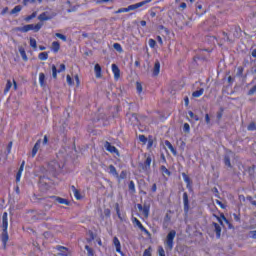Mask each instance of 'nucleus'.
Returning <instances> with one entry per match:
<instances>
[{
    "label": "nucleus",
    "mask_w": 256,
    "mask_h": 256,
    "mask_svg": "<svg viewBox=\"0 0 256 256\" xmlns=\"http://www.w3.org/2000/svg\"><path fill=\"white\" fill-rule=\"evenodd\" d=\"M11 149H13V142H9V144L7 146L8 154L11 153Z\"/></svg>",
    "instance_id": "nucleus-57"
},
{
    "label": "nucleus",
    "mask_w": 256,
    "mask_h": 256,
    "mask_svg": "<svg viewBox=\"0 0 256 256\" xmlns=\"http://www.w3.org/2000/svg\"><path fill=\"white\" fill-rule=\"evenodd\" d=\"M213 227L216 231V237H217V239H219L221 237V226L214 222Z\"/></svg>",
    "instance_id": "nucleus-19"
},
{
    "label": "nucleus",
    "mask_w": 256,
    "mask_h": 256,
    "mask_svg": "<svg viewBox=\"0 0 256 256\" xmlns=\"http://www.w3.org/2000/svg\"><path fill=\"white\" fill-rule=\"evenodd\" d=\"M175 235H177V232H175V230L170 231L164 242L166 245V249H168L169 251L173 250V241L175 240Z\"/></svg>",
    "instance_id": "nucleus-2"
},
{
    "label": "nucleus",
    "mask_w": 256,
    "mask_h": 256,
    "mask_svg": "<svg viewBox=\"0 0 256 256\" xmlns=\"http://www.w3.org/2000/svg\"><path fill=\"white\" fill-rule=\"evenodd\" d=\"M104 215L106 217H111V210L109 208L104 209Z\"/></svg>",
    "instance_id": "nucleus-52"
},
{
    "label": "nucleus",
    "mask_w": 256,
    "mask_h": 256,
    "mask_svg": "<svg viewBox=\"0 0 256 256\" xmlns=\"http://www.w3.org/2000/svg\"><path fill=\"white\" fill-rule=\"evenodd\" d=\"M183 131H184V133H190L191 126L189 125V123H184Z\"/></svg>",
    "instance_id": "nucleus-43"
},
{
    "label": "nucleus",
    "mask_w": 256,
    "mask_h": 256,
    "mask_svg": "<svg viewBox=\"0 0 256 256\" xmlns=\"http://www.w3.org/2000/svg\"><path fill=\"white\" fill-rule=\"evenodd\" d=\"M249 236H250L252 239H256V230L250 231Z\"/></svg>",
    "instance_id": "nucleus-56"
},
{
    "label": "nucleus",
    "mask_w": 256,
    "mask_h": 256,
    "mask_svg": "<svg viewBox=\"0 0 256 256\" xmlns=\"http://www.w3.org/2000/svg\"><path fill=\"white\" fill-rule=\"evenodd\" d=\"M139 141H141L142 143H147V137H145V135H140Z\"/></svg>",
    "instance_id": "nucleus-54"
},
{
    "label": "nucleus",
    "mask_w": 256,
    "mask_h": 256,
    "mask_svg": "<svg viewBox=\"0 0 256 256\" xmlns=\"http://www.w3.org/2000/svg\"><path fill=\"white\" fill-rule=\"evenodd\" d=\"M234 220H236L237 222L241 221V217H239V215L237 214H233Z\"/></svg>",
    "instance_id": "nucleus-63"
},
{
    "label": "nucleus",
    "mask_w": 256,
    "mask_h": 256,
    "mask_svg": "<svg viewBox=\"0 0 256 256\" xmlns=\"http://www.w3.org/2000/svg\"><path fill=\"white\" fill-rule=\"evenodd\" d=\"M224 163L225 165H227V167H231V160L229 159V157L224 158Z\"/></svg>",
    "instance_id": "nucleus-51"
},
{
    "label": "nucleus",
    "mask_w": 256,
    "mask_h": 256,
    "mask_svg": "<svg viewBox=\"0 0 256 256\" xmlns=\"http://www.w3.org/2000/svg\"><path fill=\"white\" fill-rule=\"evenodd\" d=\"M72 191L74 193L75 199H77L79 201L81 199V193L79 192V190H77V188H75V186H72Z\"/></svg>",
    "instance_id": "nucleus-24"
},
{
    "label": "nucleus",
    "mask_w": 256,
    "mask_h": 256,
    "mask_svg": "<svg viewBox=\"0 0 256 256\" xmlns=\"http://www.w3.org/2000/svg\"><path fill=\"white\" fill-rule=\"evenodd\" d=\"M19 53H20V55H21V57H22V59H23L24 61H27V60H28V58H27V53L25 52V48L20 47V48H19Z\"/></svg>",
    "instance_id": "nucleus-26"
},
{
    "label": "nucleus",
    "mask_w": 256,
    "mask_h": 256,
    "mask_svg": "<svg viewBox=\"0 0 256 256\" xmlns=\"http://www.w3.org/2000/svg\"><path fill=\"white\" fill-rule=\"evenodd\" d=\"M11 87H13V82H11V80H7L6 87L4 89V95H7V93L11 91Z\"/></svg>",
    "instance_id": "nucleus-22"
},
{
    "label": "nucleus",
    "mask_w": 256,
    "mask_h": 256,
    "mask_svg": "<svg viewBox=\"0 0 256 256\" xmlns=\"http://www.w3.org/2000/svg\"><path fill=\"white\" fill-rule=\"evenodd\" d=\"M116 213L118 215V218L120 219V221H125V215L121 214V210L119 209V204L116 205Z\"/></svg>",
    "instance_id": "nucleus-25"
},
{
    "label": "nucleus",
    "mask_w": 256,
    "mask_h": 256,
    "mask_svg": "<svg viewBox=\"0 0 256 256\" xmlns=\"http://www.w3.org/2000/svg\"><path fill=\"white\" fill-rule=\"evenodd\" d=\"M113 245L116 247V252L120 253V255H123V251H121V242L119 241V238H113Z\"/></svg>",
    "instance_id": "nucleus-13"
},
{
    "label": "nucleus",
    "mask_w": 256,
    "mask_h": 256,
    "mask_svg": "<svg viewBox=\"0 0 256 256\" xmlns=\"http://www.w3.org/2000/svg\"><path fill=\"white\" fill-rule=\"evenodd\" d=\"M182 177H183V180L185 181V183H187V187H189V185L191 183V179L189 178V176H187V174L183 173Z\"/></svg>",
    "instance_id": "nucleus-41"
},
{
    "label": "nucleus",
    "mask_w": 256,
    "mask_h": 256,
    "mask_svg": "<svg viewBox=\"0 0 256 256\" xmlns=\"http://www.w3.org/2000/svg\"><path fill=\"white\" fill-rule=\"evenodd\" d=\"M129 189H130V191H135V182L130 181V183H129Z\"/></svg>",
    "instance_id": "nucleus-53"
},
{
    "label": "nucleus",
    "mask_w": 256,
    "mask_h": 256,
    "mask_svg": "<svg viewBox=\"0 0 256 256\" xmlns=\"http://www.w3.org/2000/svg\"><path fill=\"white\" fill-rule=\"evenodd\" d=\"M160 171L162 172V175H168V177L171 175V171H169L165 166H161Z\"/></svg>",
    "instance_id": "nucleus-29"
},
{
    "label": "nucleus",
    "mask_w": 256,
    "mask_h": 256,
    "mask_svg": "<svg viewBox=\"0 0 256 256\" xmlns=\"http://www.w3.org/2000/svg\"><path fill=\"white\" fill-rule=\"evenodd\" d=\"M50 203H60V205H69V201L65 198L57 197V196H50L49 198Z\"/></svg>",
    "instance_id": "nucleus-5"
},
{
    "label": "nucleus",
    "mask_w": 256,
    "mask_h": 256,
    "mask_svg": "<svg viewBox=\"0 0 256 256\" xmlns=\"http://www.w3.org/2000/svg\"><path fill=\"white\" fill-rule=\"evenodd\" d=\"M107 172L109 173V175H112L113 177H119V173H117V168H115V166L110 165L108 167Z\"/></svg>",
    "instance_id": "nucleus-15"
},
{
    "label": "nucleus",
    "mask_w": 256,
    "mask_h": 256,
    "mask_svg": "<svg viewBox=\"0 0 256 256\" xmlns=\"http://www.w3.org/2000/svg\"><path fill=\"white\" fill-rule=\"evenodd\" d=\"M94 71L96 73L97 79H101V66L99 64L94 66Z\"/></svg>",
    "instance_id": "nucleus-23"
},
{
    "label": "nucleus",
    "mask_w": 256,
    "mask_h": 256,
    "mask_svg": "<svg viewBox=\"0 0 256 256\" xmlns=\"http://www.w3.org/2000/svg\"><path fill=\"white\" fill-rule=\"evenodd\" d=\"M38 59H40V61H47L49 59V52H41L38 55Z\"/></svg>",
    "instance_id": "nucleus-20"
},
{
    "label": "nucleus",
    "mask_w": 256,
    "mask_h": 256,
    "mask_svg": "<svg viewBox=\"0 0 256 256\" xmlns=\"http://www.w3.org/2000/svg\"><path fill=\"white\" fill-rule=\"evenodd\" d=\"M205 121H206L207 125H209L211 123V118L209 117V114L205 115Z\"/></svg>",
    "instance_id": "nucleus-60"
},
{
    "label": "nucleus",
    "mask_w": 256,
    "mask_h": 256,
    "mask_svg": "<svg viewBox=\"0 0 256 256\" xmlns=\"http://www.w3.org/2000/svg\"><path fill=\"white\" fill-rule=\"evenodd\" d=\"M41 27H43V23H37L36 25H33L32 31L37 33L38 31H41Z\"/></svg>",
    "instance_id": "nucleus-34"
},
{
    "label": "nucleus",
    "mask_w": 256,
    "mask_h": 256,
    "mask_svg": "<svg viewBox=\"0 0 256 256\" xmlns=\"http://www.w3.org/2000/svg\"><path fill=\"white\" fill-rule=\"evenodd\" d=\"M21 175H22V172H17L16 174V182L19 183V181H21Z\"/></svg>",
    "instance_id": "nucleus-58"
},
{
    "label": "nucleus",
    "mask_w": 256,
    "mask_h": 256,
    "mask_svg": "<svg viewBox=\"0 0 256 256\" xmlns=\"http://www.w3.org/2000/svg\"><path fill=\"white\" fill-rule=\"evenodd\" d=\"M255 92H256V85L253 86V87L249 90L248 95H253Z\"/></svg>",
    "instance_id": "nucleus-55"
},
{
    "label": "nucleus",
    "mask_w": 256,
    "mask_h": 256,
    "mask_svg": "<svg viewBox=\"0 0 256 256\" xmlns=\"http://www.w3.org/2000/svg\"><path fill=\"white\" fill-rule=\"evenodd\" d=\"M55 37H58V39H61L62 41H67V36H65L61 33H56Z\"/></svg>",
    "instance_id": "nucleus-44"
},
{
    "label": "nucleus",
    "mask_w": 256,
    "mask_h": 256,
    "mask_svg": "<svg viewBox=\"0 0 256 256\" xmlns=\"http://www.w3.org/2000/svg\"><path fill=\"white\" fill-rule=\"evenodd\" d=\"M132 223L136 225V227L139 228L140 231H143L144 233H149V231L145 227H143L141 221H139V219H137L136 217L132 218Z\"/></svg>",
    "instance_id": "nucleus-8"
},
{
    "label": "nucleus",
    "mask_w": 256,
    "mask_h": 256,
    "mask_svg": "<svg viewBox=\"0 0 256 256\" xmlns=\"http://www.w3.org/2000/svg\"><path fill=\"white\" fill-rule=\"evenodd\" d=\"M184 103H185L186 107L189 105V98L188 97L184 98Z\"/></svg>",
    "instance_id": "nucleus-64"
},
{
    "label": "nucleus",
    "mask_w": 256,
    "mask_h": 256,
    "mask_svg": "<svg viewBox=\"0 0 256 256\" xmlns=\"http://www.w3.org/2000/svg\"><path fill=\"white\" fill-rule=\"evenodd\" d=\"M74 79H75V81H76L77 87H79V85H81V82H80V80H79V75H75Z\"/></svg>",
    "instance_id": "nucleus-59"
},
{
    "label": "nucleus",
    "mask_w": 256,
    "mask_h": 256,
    "mask_svg": "<svg viewBox=\"0 0 256 256\" xmlns=\"http://www.w3.org/2000/svg\"><path fill=\"white\" fill-rule=\"evenodd\" d=\"M21 9H23L21 5L15 6L14 9L11 10V15H15V13H21Z\"/></svg>",
    "instance_id": "nucleus-31"
},
{
    "label": "nucleus",
    "mask_w": 256,
    "mask_h": 256,
    "mask_svg": "<svg viewBox=\"0 0 256 256\" xmlns=\"http://www.w3.org/2000/svg\"><path fill=\"white\" fill-rule=\"evenodd\" d=\"M65 69H66L65 64H61L60 68L58 70L55 65H52V77L54 79H57V73H63V71H65Z\"/></svg>",
    "instance_id": "nucleus-7"
},
{
    "label": "nucleus",
    "mask_w": 256,
    "mask_h": 256,
    "mask_svg": "<svg viewBox=\"0 0 256 256\" xmlns=\"http://www.w3.org/2000/svg\"><path fill=\"white\" fill-rule=\"evenodd\" d=\"M116 13H129V7L127 8H120L116 11Z\"/></svg>",
    "instance_id": "nucleus-47"
},
{
    "label": "nucleus",
    "mask_w": 256,
    "mask_h": 256,
    "mask_svg": "<svg viewBox=\"0 0 256 256\" xmlns=\"http://www.w3.org/2000/svg\"><path fill=\"white\" fill-rule=\"evenodd\" d=\"M9 227V222L7 219V212L3 213L2 216V236H1V241H2V245H3V249H7V241H9V233H7V229Z\"/></svg>",
    "instance_id": "nucleus-1"
},
{
    "label": "nucleus",
    "mask_w": 256,
    "mask_h": 256,
    "mask_svg": "<svg viewBox=\"0 0 256 256\" xmlns=\"http://www.w3.org/2000/svg\"><path fill=\"white\" fill-rule=\"evenodd\" d=\"M23 167H25V161L22 162V164L18 170V173H23Z\"/></svg>",
    "instance_id": "nucleus-61"
},
{
    "label": "nucleus",
    "mask_w": 256,
    "mask_h": 256,
    "mask_svg": "<svg viewBox=\"0 0 256 256\" xmlns=\"http://www.w3.org/2000/svg\"><path fill=\"white\" fill-rule=\"evenodd\" d=\"M58 251H60V253H59L60 256H67V255H68V254H67V248H65V247H63V246H60V247L58 248Z\"/></svg>",
    "instance_id": "nucleus-32"
},
{
    "label": "nucleus",
    "mask_w": 256,
    "mask_h": 256,
    "mask_svg": "<svg viewBox=\"0 0 256 256\" xmlns=\"http://www.w3.org/2000/svg\"><path fill=\"white\" fill-rule=\"evenodd\" d=\"M35 17H37V12H33L31 15L27 16L24 20L26 21V23H29V21H31V19H35Z\"/></svg>",
    "instance_id": "nucleus-35"
},
{
    "label": "nucleus",
    "mask_w": 256,
    "mask_h": 256,
    "mask_svg": "<svg viewBox=\"0 0 256 256\" xmlns=\"http://www.w3.org/2000/svg\"><path fill=\"white\" fill-rule=\"evenodd\" d=\"M148 45L151 49H155V47H157V42L154 39H149Z\"/></svg>",
    "instance_id": "nucleus-37"
},
{
    "label": "nucleus",
    "mask_w": 256,
    "mask_h": 256,
    "mask_svg": "<svg viewBox=\"0 0 256 256\" xmlns=\"http://www.w3.org/2000/svg\"><path fill=\"white\" fill-rule=\"evenodd\" d=\"M41 147V140H38L33 149H32V157H35V155H37V152L39 151V148Z\"/></svg>",
    "instance_id": "nucleus-16"
},
{
    "label": "nucleus",
    "mask_w": 256,
    "mask_h": 256,
    "mask_svg": "<svg viewBox=\"0 0 256 256\" xmlns=\"http://www.w3.org/2000/svg\"><path fill=\"white\" fill-rule=\"evenodd\" d=\"M16 31H20L21 33H28V31H33V24H27L23 27L16 28Z\"/></svg>",
    "instance_id": "nucleus-12"
},
{
    "label": "nucleus",
    "mask_w": 256,
    "mask_h": 256,
    "mask_svg": "<svg viewBox=\"0 0 256 256\" xmlns=\"http://www.w3.org/2000/svg\"><path fill=\"white\" fill-rule=\"evenodd\" d=\"M165 145H166V147H168V149L171 151V153H173V155H177V150H175V148L173 147V144H171V142L166 140Z\"/></svg>",
    "instance_id": "nucleus-21"
},
{
    "label": "nucleus",
    "mask_w": 256,
    "mask_h": 256,
    "mask_svg": "<svg viewBox=\"0 0 256 256\" xmlns=\"http://www.w3.org/2000/svg\"><path fill=\"white\" fill-rule=\"evenodd\" d=\"M30 47L37 49V40H35V38H30Z\"/></svg>",
    "instance_id": "nucleus-40"
},
{
    "label": "nucleus",
    "mask_w": 256,
    "mask_h": 256,
    "mask_svg": "<svg viewBox=\"0 0 256 256\" xmlns=\"http://www.w3.org/2000/svg\"><path fill=\"white\" fill-rule=\"evenodd\" d=\"M151 251H152V249H151V247H149L148 249H146L144 251L143 256H151Z\"/></svg>",
    "instance_id": "nucleus-50"
},
{
    "label": "nucleus",
    "mask_w": 256,
    "mask_h": 256,
    "mask_svg": "<svg viewBox=\"0 0 256 256\" xmlns=\"http://www.w3.org/2000/svg\"><path fill=\"white\" fill-rule=\"evenodd\" d=\"M157 41L159 45L163 46V38H161V36H157Z\"/></svg>",
    "instance_id": "nucleus-62"
},
{
    "label": "nucleus",
    "mask_w": 256,
    "mask_h": 256,
    "mask_svg": "<svg viewBox=\"0 0 256 256\" xmlns=\"http://www.w3.org/2000/svg\"><path fill=\"white\" fill-rule=\"evenodd\" d=\"M104 147L106 149V151H109V153H115L116 155H119V150H117V148L113 145H111V143L106 142L104 144Z\"/></svg>",
    "instance_id": "nucleus-10"
},
{
    "label": "nucleus",
    "mask_w": 256,
    "mask_h": 256,
    "mask_svg": "<svg viewBox=\"0 0 256 256\" xmlns=\"http://www.w3.org/2000/svg\"><path fill=\"white\" fill-rule=\"evenodd\" d=\"M136 91L139 94L143 93V85L140 82H136Z\"/></svg>",
    "instance_id": "nucleus-39"
},
{
    "label": "nucleus",
    "mask_w": 256,
    "mask_h": 256,
    "mask_svg": "<svg viewBox=\"0 0 256 256\" xmlns=\"http://www.w3.org/2000/svg\"><path fill=\"white\" fill-rule=\"evenodd\" d=\"M116 179H119V181H121V179H127V171L123 170L120 175H118V177H116Z\"/></svg>",
    "instance_id": "nucleus-36"
},
{
    "label": "nucleus",
    "mask_w": 256,
    "mask_h": 256,
    "mask_svg": "<svg viewBox=\"0 0 256 256\" xmlns=\"http://www.w3.org/2000/svg\"><path fill=\"white\" fill-rule=\"evenodd\" d=\"M53 16L49 15V12H43L38 16L39 21H51Z\"/></svg>",
    "instance_id": "nucleus-11"
},
{
    "label": "nucleus",
    "mask_w": 256,
    "mask_h": 256,
    "mask_svg": "<svg viewBox=\"0 0 256 256\" xmlns=\"http://www.w3.org/2000/svg\"><path fill=\"white\" fill-rule=\"evenodd\" d=\"M39 83H40V87H45V74L44 73L39 74Z\"/></svg>",
    "instance_id": "nucleus-27"
},
{
    "label": "nucleus",
    "mask_w": 256,
    "mask_h": 256,
    "mask_svg": "<svg viewBox=\"0 0 256 256\" xmlns=\"http://www.w3.org/2000/svg\"><path fill=\"white\" fill-rule=\"evenodd\" d=\"M189 117H191V119H194L195 121L199 120V116L195 115L192 111L188 112Z\"/></svg>",
    "instance_id": "nucleus-45"
},
{
    "label": "nucleus",
    "mask_w": 256,
    "mask_h": 256,
    "mask_svg": "<svg viewBox=\"0 0 256 256\" xmlns=\"http://www.w3.org/2000/svg\"><path fill=\"white\" fill-rule=\"evenodd\" d=\"M205 93V90L201 88L200 90H196L192 93V97H201Z\"/></svg>",
    "instance_id": "nucleus-28"
},
{
    "label": "nucleus",
    "mask_w": 256,
    "mask_h": 256,
    "mask_svg": "<svg viewBox=\"0 0 256 256\" xmlns=\"http://www.w3.org/2000/svg\"><path fill=\"white\" fill-rule=\"evenodd\" d=\"M147 3H151V0H144V1L136 3V4H132V5L128 6V11H135V9H139L140 7H145V5H147Z\"/></svg>",
    "instance_id": "nucleus-6"
},
{
    "label": "nucleus",
    "mask_w": 256,
    "mask_h": 256,
    "mask_svg": "<svg viewBox=\"0 0 256 256\" xmlns=\"http://www.w3.org/2000/svg\"><path fill=\"white\" fill-rule=\"evenodd\" d=\"M256 130V124L255 123H250L248 125V131H255Z\"/></svg>",
    "instance_id": "nucleus-48"
},
{
    "label": "nucleus",
    "mask_w": 256,
    "mask_h": 256,
    "mask_svg": "<svg viewBox=\"0 0 256 256\" xmlns=\"http://www.w3.org/2000/svg\"><path fill=\"white\" fill-rule=\"evenodd\" d=\"M160 71H161V63L159 62V60H157L154 64L153 76L157 77V75H159Z\"/></svg>",
    "instance_id": "nucleus-14"
},
{
    "label": "nucleus",
    "mask_w": 256,
    "mask_h": 256,
    "mask_svg": "<svg viewBox=\"0 0 256 256\" xmlns=\"http://www.w3.org/2000/svg\"><path fill=\"white\" fill-rule=\"evenodd\" d=\"M112 73L114 75V79L119 81V77H121V70L117 66V64H112Z\"/></svg>",
    "instance_id": "nucleus-9"
},
{
    "label": "nucleus",
    "mask_w": 256,
    "mask_h": 256,
    "mask_svg": "<svg viewBox=\"0 0 256 256\" xmlns=\"http://www.w3.org/2000/svg\"><path fill=\"white\" fill-rule=\"evenodd\" d=\"M113 47L116 51H118V53H123V47L121 46V44L119 43H114Z\"/></svg>",
    "instance_id": "nucleus-33"
},
{
    "label": "nucleus",
    "mask_w": 256,
    "mask_h": 256,
    "mask_svg": "<svg viewBox=\"0 0 256 256\" xmlns=\"http://www.w3.org/2000/svg\"><path fill=\"white\" fill-rule=\"evenodd\" d=\"M66 81H67V84L68 85H73V78H71V76L70 75H67L66 76Z\"/></svg>",
    "instance_id": "nucleus-49"
},
{
    "label": "nucleus",
    "mask_w": 256,
    "mask_h": 256,
    "mask_svg": "<svg viewBox=\"0 0 256 256\" xmlns=\"http://www.w3.org/2000/svg\"><path fill=\"white\" fill-rule=\"evenodd\" d=\"M85 249L87 251L88 256H95V251L93 250V248L89 247V245H86Z\"/></svg>",
    "instance_id": "nucleus-30"
},
{
    "label": "nucleus",
    "mask_w": 256,
    "mask_h": 256,
    "mask_svg": "<svg viewBox=\"0 0 256 256\" xmlns=\"http://www.w3.org/2000/svg\"><path fill=\"white\" fill-rule=\"evenodd\" d=\"M183 201H184V211H189V196L187 193L183 194Z\"/></svg>",
    "instance_id": "nucleus-17"
},
{
    "label": "nucleus",
    "mask_w": 256,
    "mask_h": 256,
    "mask_svg": "<svg viewBox=\"0 0 256 256\" xmlns=\"http://www.w3.org/2000/svg\"><path fill=\"white\" fill-rule=\"evenodd\" d=\"M65 164L63 163H58L57 161H52L49 163L48 167H49V171H61V169H63Z\"/></svg>",
    "instance_id": "nucleus-4"
},
{
    "label": "nucleus",
    "mask_w": 256,
    "mask_h": 256,
    "mask_svg": "<svg viewBox=\"0 0 256 256\" xmlns=\"http://www.w3.org/2000/svg\"><path fill=\"white\" fill-rule=\"evenodd\" d=\"M151 158L148 156L144 163L139 164L140 171H143L144 173H147L149 169H151Z\"/></svg>",
    "instance_id": "nucleus-3"
},
{
    "label": "nucleus",
    "mask_w": 256,
    "mask_h": 256,
    "mask_svg": "<svg viewBox=\"0 0 256 256\" xmlns=\"http://www.w3.org/2000/svg\"><path fill=\"white\" fill-rule=\"evenodd\" d=\"M217 221H219L221 225H223V221H225V223H228L227 218L223 214L220 217H217Z\"/></svg>",
    "instance_id": "nucleus-42"
},
{
    "label": "nucleus",
    "mask_w": 256,
    "mask_h": 256,
    "mask_svg": "<svg viewBox=\"0 0 256 256\" xmlns=\"http://www.w3.org/2000/svg\"><path fill=\"white\" fill-rule=\"evenodd\" d=\"M158 255L165 256V249H163V246L158 247Z\"/></svg>",
    "instance_id": "nucleus-46"
},
{
    "label": "nucleus",
    "mask_w": 256,
    "mask_h": 256,
    "mask_svg": "<svg viewBox=\"0 0 256 256\" xmlns=\"http://www.w3.org/2000/svg\"><path fill=\"white\" fill-rule=\"evenodd\" d=\"M149 211H150V208L149 206H144V208L142 209V213L144 215V217H149Z\"/></svg>",
    "instance_id": "nucleus-38"
},
{
    "label": "nucleus",
    "mask_w": 256,
    "mask_h": 256,
    "mask_svg": "<svg viewBox=\"0 0 256 256\" xmlns=\"http://www.w3.org/2000/svg\"><path fill=\"white\" fill-rule=\"evenodd\" d=\"M59 49H61V44L59 42H57V41H54L52 43V51L54 53H59Z\"/></svg>",
    "instance_id": "nucleus-18"
}]
</instances>
